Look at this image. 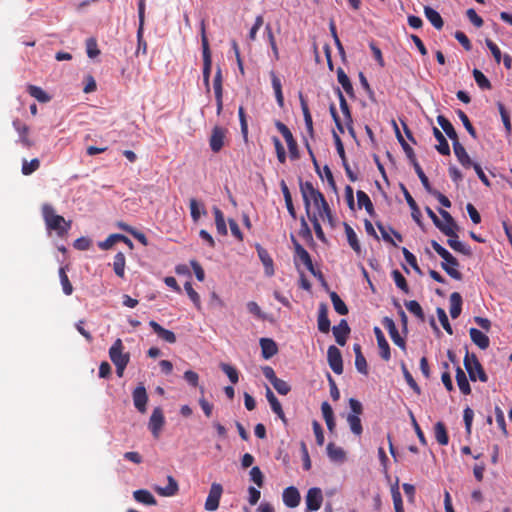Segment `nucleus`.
<instances>
[{
	"label": "nucleus",
	"mask_w": 512,
	"mask_h": 512,
	"mask_svg": "<svg viewBox=\"0 0 512 512\" xmlns=\"http://www.w3.org/2000/svg\"><path fill=\"white\" fill-rule=\"evenodd\" d=\"M425 211H426L427 215L429 216V218L433 221L434 225L442 233H444L446 236H451L454 234V232H452L450 230V228H448L447 226H445V227L443 226V222L438 218V216L434 213V211L430 207H426Z\"/></svg>",
	"instance_id": "obj_51"
},
{
	"label": "nucleus",
	"mask_w": 512,
	"mask_h": 512,
	"mask_svg": "<svg viewBox=\"0 0 512 512\" xmlns=\"http://www.w3.org/2000/svg\"><path fill=\"white\" fill-rule=\"evenodd\" d=\"M450 315L453 319L460 316L462 311V296L458 292H453L450 295Z\"/></svg>",
	"instance_id": "obj_36"
},
{
	"label": "nucleus",
	"mask_w": 512,
	"mask_h": 512,
	"mask_svg": "<svg viewBox=\"0 0 512 512\" xmlns=\"http://www.w3.org/2000/svg\"><path fill=\"white\" fill-rule=\"evenodd\" d=\"M347 422L353 434L360 436L363 432L360 417L355 414H348Z\"/></svg>",
	"instance_id": "obj_53"
},
{
	"label": "nucleus",
	"mask_w": 512,
	"mask_h": 512,
	"mask_svg": "<svg viewBox=\"0 0 512 512\" xmlns=\"http://www.w3.org/2000/svg\"><path fill=\"white\" fill-rule=\"evenodd\" d=\"M448 240H447V244L449 245L450 248H452L454 251L456 252H459V253H462L463 255H466V256H471L472 254V251H471V248L466 245L465 243L459 241V237L456 233V230H454V234L451 235V236H448Z\"/></svg>",
	"instance_id": "obj_27"
},
{
	"label": "nucleus",
	"mask_w": 512,
	"mask_h": 512,
	"mask_svg": "<svg viewBox=\"0 0 512 512\" xmlns=\"http://www.w3.org/2000/svg\"><path fill=\"white\" fill-rule=\"evenodd\" d=\"M125 264H126V258H125L124 253L118 252L114 256L113 270H114L115 274L120 278H123L125 275Z\"/></svg>",
	"instance_id": "obj_46"
},
{
	"label": "nucleus",
	"mask_w": 512,
	"mask_h": 512,
	"mask_svg": "<svg viewBox=\"0 0 512 512\" xmlns=\"http://www.w3.org/2000/svg\"><path fill=\"white\" fill-rule=\"evenodd\" d=\"M134 499L145 505H156L157 501L155 497L146 489H139L133 492Z\"/></svg>",
	"instance_id": "obj_40"
},
{
	"label": "nucleus",
	"mask_w": 512,
	"mask_h": 512,
	"mask_svg": "<svg viewBox=\"0 0 512 512\" xmlns=\"http://www.w3.org/2000/svg\"><path fill=\"white\" fill-rule=\"evenodd\" d=\"M469 335L472 342L480 349L485 350L489 347L490 340L487 335L476 328H470Z\"/></svg>",
	"instance_id": "obj_30"
},
{
	"label": "nucleus",
	"mask_w": 512,
	"mask_h": 512,
	"mask_svg": "<svg viewBox=\"0 0 512 512\" xmlns=\"http://www.w3.org/2000/svg\"><path fill=\"white\" fill-rule=\"evenodd\" d=\"M219 367L227 375L232 384L238 383L239 373L234 366L227 363H220Z\"/></svg>",
	"instance_id": "obj_55"
},
{
	"label": "nucleus",
	"mask_w": 512,
	"mask_h": 512,
	"mask_svg": "<svg viewBox=\"0 0 512 512\" xmlns=\"http://www.w3.org/2000/svg\"><path fill=\"white\" fill-rule=\"evenodd\" d=\"M399 187H400V190L402 191L403 195H404V198L408 204V206L410 207L411 209V216L413 218V220L419 225L421 226L422 225V221H421V212H420V209L416 203V201L414 200V198L411 196L410 192L408 191V189L406 188V186L403 184V183H400L399 184Z\"/></svg>",
	"instance_id": "obj_14"
},
{
	"label": "nucleus",
	"mask_w": 512,
	"mask_h": 512,
	"mask_svg": "<svg viewBox=\"0 0 512 512\" xmlns=\"http://www.w3.org/2000/svg\"><path fill=\"white\" fill-rule=\"evenodd\" d=\"M357 202H358L359 208L364 207L365 210L367 211V213H369L370 215H372L374 213L373 203H372L370 197L364 191H362V190L357 191Z\"/></svg>",
	"instance_id": "obj_47"
},
{
	"label": "nucleus",
	"mask_w": 512,
	"mask_h": 512,
	"mask_svg": "<svg viewBox=\"0 0 512 512\" xmlns=\"http://www.w3.org/2000/svg\"><path fill=\"white\" fill-rule=\"evenodd\" d=\"M306 511L305 512H311V511H317L321 508L322 502H323V495L322 491L318 487H312L307 491L306 494Z\"/></svg>",
	"instance_id": "obj_7"
},
{
	"label": "nucleus",
	"mask_w": 512,
	"mask_h": 512,
	"mask_svg": "<svg viewBox=\"0 0 512 512\" xmlns=\"http://www.w3.org/2000/svg\"><path fill=\"white\" fill-rule=\"evenodd\" d=\"M149 326L153 329V331L164 341L173 344L176 342V335L174 332L163 328L159 323L154 320L149 322Z\"/></svg>",
	"instance_id": "obj_28"
},
{
	"label": "nucleus",
	"mask_w": 512,
	"mask_h": 512,
	"mask_svg": "<svg viewBox=\"0 0 512 512\" xmlns=\"http://www.w3.org/2000/svg\"><path fill=\"white\" fill-rule=\"evenodd\" d=\"M41 212L47 230L55 231L60 237L68 233V230L71 228V221H66L63 216L56 214L51 204H43Z\"/></svg>",
	"instance_id": "obj_1"
},
{
	"label": "nucleus",
	"mask_w": 512,
	"mask_h": 512,
	"mask_svg": "<svg viewBox=\"0 0 512 512\" xmlns=\"http://www.w3.org/2000/svg\"><path fill=\"white\" fill-rule=\"evenodd\" d=\"M226 134L227 129L224 127L215 126L212 129L211 136L209 139V145L214 153H218L223 148Z\"/></svg>",
	"instance_id": "obj_11"
},
{
	"label": "nucleus",
	"mask_w": 512,
	"mask_h": 512,
	"mask_svg": "<svg viewBox=\"0 0 512 512\" xmlns=\"http://www.w3.org/2000/svg\"><path fill=\"white\" fill-rule=\"evenodd\" d=\"M275 127L282 134V136L284 137V139L287 143L290 158L293 160L298 159L299 158L298 145H297V142L294 139L291 131L289 130V128L281 121H276Z\"/></svg>",
	"instance_id": "obj_5"
},
{
	"label": "nucleus",
	"mask_w": 512,
	"mask_h": 512,
	"mask_svg": "<svg viewBox=\"0 0 512 512\" xmlns=\"http://www.w3.org/2000/svg\"><path fill=\"white\" fill-rule=\"evenodd\" d=\"M190 214L194 222H198L201 214H206V210L195 198H191L189 201Z\"/></svg>",
	"instance_id": "obj_50"
},
{
	"label": "nucleus",
	"mask_w": 512,
	"mask_h": 512,
	"mask_svg": "<svg viewBox=\"0 0 512 512\" xmlns=\"http://www.w3.org/2000/svg\"><path fill=\"white\" fill-rule=\"evenodd\" d=\"M222 493V485L219 483H212L208 497L205 501V509L207 511H215L218 509Z\"/></svg>",
	"instance_id": "obj_9"
},
{
	"label": "nucleus",
	"mask_w": 512,
	"mask_h": 512,
	"mask_svg": "<svg viewBox=\"0 0 512 512\" xmlns=\"http://www.w3.org/2000/svg\"><path fill=\"white\" fill-rule=\"evenodd\" d=\"M300 191L302 194L306 213L309 215L311 203L317 199L322 200V193L315 189L313 184L309 181L300 182Z\"/></svg>",
	"instance_id": "obj_4"
},
{
	"label": "nucleus",
	"mask_w": 512,
	"mask_h": 512,
	"mask_svg": "<svg viewBox=\"0 0 512 512\" xmlns=\"http://www.w3.org/2000/svg\"><path fill=\"white\" fill-rule=\"evenodd\" d=\"M401 369H402V372H403V375H404V378H405L407 384L410 386V388L416 394L420 395L421 394V389H420L419 385L416 383V381L414 380L413 376L411 375V373L407 369L405 363H403V362L401 364Z\"/></svg>",
	"instance_id": "obj_57"
},
{
	"label": "nucleus",
	"mask_w": 512,
	"mask_h": 512,
	"mask_svg": "<svg viewBox=\"0 0 512 512\" xmlns=\"http://www.w3.org/2000/svg\"><path fill=\"white\" fill-rule=\"evenodd\" d=\"M332 331L337 344L344 346L351 331L347 321L342 319L337 326L332 328Z\"/></svg>",
	"instance_id": "obj_17"
},
{
	"label": "nucleus",
	"mask_w": 512,
	"mask_h": 512,
	"mask_svg": "<svg viewBox=\"0 0 512 512\" xmlns=\"http://www.w3.org/2000/svg\"><path fill=\"white\" fill-rule=\"evenodd\" d=\"M407 310L416 316L421 321H424L425 315L421 305L416 300H409L405 302Z\"/></svg>",
	"instance_id": "obj_54"
},
{
	"label": "nucleus",
	"mask_w": 512,
	"mask_h": 512,
	"mask_svg": "<svg viewBox=\"0 0 512 512\" xmlns=\"http://www.w3.org/2000/svg\"><path fill=\"white\" fill-rule=\"evenodd\" d=\"M132 396L135 408L140 413H145L148 401V396L145 387L143 385L137 386L134 389Z\"/></svg>",
	"instance_id": "obj_16"
},
{
	"label": "nucleus",
	"mask_w": 512,
	"mask_h": 512,
	"mask_svg": "<svg viewBox=\"0 0 512 512\" xmlns=\"http://www.w3.org/2000/svg\"><path fill=\"white\" fill-rule=\"evenodd\" d=\"M318 329L322 333L330 331V320L328 318V307L325 303H320L317 318Z\"/></svg>",
	"instance_id": "obj_23"
},
{
	"label": "nucleus",
	"mask_w": 512,
	"mask_h": 512,
	"mask_svg": "<svg viewBox=\"0 0 512 512\" xmlns=\"http://www.w3.org/2000/svg\"><path fill=\"white\" fill-rule=\"evenodd\" d=\"M377 344L380 350V356L383 360L388 361L391 358L390 346L379 327L374 328Z\"/></svg>",
	"instance_id": "obj_20"
},
{
	"label": "nucleus",
	"mask_w": 512,
	"mask_h": 512,
	"mask_svg": "<svg viewBox=\"0 0 512 512\" xmlns=\"http://www.w3.org/2000/svg\"><path fill=\"white\" fill-rule=\"evenodd\" d=\"M327 360L332 371L338 375L343 373V360L341 351L334 345L328 347Z\"/></svg>",
	"instance_id": "obj_8"
},
{
	"label": "nucleus",
	"mask_w": 512,
	"mask_h": 512,
	"mask_svg": "<svg viewBox=\"0 0 512 512\" xmlns=\"http://www.w3.org/2000/svg\"><path fill=\"white\" fill-rule=\"evenodd\" d=\"M168 484L165 487L155 486L154 490L163 497H172L178 493L179 486L173 476H167Z\"/></svg>",
	"instance_id": "obj_24"
},
{
	"label": "nucleus",
	"mask_w": 512,
	"mask_h": 512,
	"mask_svg": "<svg viewBox=\"0 0 512 512\" xmlns=\"http://www.w3.org/2000/svg\"><path fill=\"white\" fill-rule=\"evenodd\" d=\"M393 124H394V128H395V134H396L397 140L401 144L406 156L408 157V159L410 160L412 165H414V163H418L415 153H414V150L403 138L395 121H393Z\"/></svg>",
	"instance_id": "obj_32"
},
{
	"label": "nucleus",
	"mask_w": 512,
	"mask_h": 512,
	"mask_svg": "<svg viewBox=\"0 0 512 512\" xmlns=\"http://www.w3.org/2000/svg\"><path fill=\"white\" fill-rule=\"evenodd\" d=\"M116 241L124 242L130 249H133V242L122 234H112L108 236L103 242L99 243V247L103 250L110 249Z\"/></svg>",
	"instance_id": "obj_29"
},
{
	"label": "nucleus",
	"mask_w": 512,
	"mask_h": 512,
	"mask_svg": "<svg viewBox=\"0 0 512 512\" xmlns=\"http://www.w3.org/2000/svg\"><path fill=\"white\" fill-rule=\"evenodd\" d=\"M280 187H281V191H282L283 196H284L286 208H287L289 214L292 216V218L295 219L296 218V211H295V208H294V205H293L292 196H291L289 188H288V186H287V184L285 183L284 180L281 181Z\"/></svg>",
	"instance_id": "obj_45"
},
{
	"label": "nucleus",
	"mask_w": 512,
	"mask_h": 512,
	"mask_svg": "<svg viewBox=\"0 0 512 512\" xmlns=\"http://www.w3.org/2000/svg\"><path fill=\"white\" fill-rule=\"evenodd\" d=\"M223 78L221 68L218 67L214 79H213V88L215 93L216 105H217V114L220 115L223 109Z\"/></svg>",
	"instance_id": "obj_13"
},
{
	"label": "nucleus",
	"mask_w": 512,
	"mask_h": 512,
	"mask_svg": "<svg viewBox=\"0 0 512 512\" xmlns=\"http://www.w3.org/2000/svg\"><path fill=\"white\" fill-rule=\"evenodd\" d=\"M259 343L261 347L262 357L264 359H270L278 353L277 344L273 339L261 338Z\"/></svg>",
	"instance_id": "obj_25"
},
{
	"label": "nucleus",
	"mask_w": 512,
	"mask_h": 512,
	"mask_svg": "<svg viewBox=\"0 0 512 512\" xmlns=\"http://www.w3.org/2000/svg\"><path fill=\"white\" fill-rule=\"evenodd\" d=\"M337 79H338V82L343 87L344 91L349 96L353 97L354 96V89H353L352 83H351L349 77L347 76V74L345 73V71L342 68H340V67L337 70Z\"/></svg>",
	"instance_id": "obj_44"
},
{
	"label": "nucleus",
	"mask_w": 512,
	"mask_h": 512,
	"mask_svg": "<svg viewBox=\"0 0 512 512\" xmlns=\"http://www.w3.org/2000/svg\"><path fill=\"white\" fill-rule=\"evenodd\" d=\"M257 251H258L259 258H260L261 262L263 263V265L265 267L266 275L272 276L274 274L272 258L270 257L269 253L265 249H263L261 247H259L257 249Z\"/></svg>",
	"instance_id": "obj_43"
},
{
	"label": "nucleus",
	"mask_w": 512,
	"mask_h": 512,
	"mask_svg": "<svg viewBox=\"0 0 512 512\" xmlns=\"http://www.w3.org/2000/svg\"><path fill=\"white\" fill-rule=\"evenodd\" d=\"M337 96H338V99H339V104H340V109H341V112L345 118V124H346V127L347 129L349 130V133L352 135V136H355V133H354V129H353V119H352V114H351V110H350V107L342 93V91L337 88Z\"/></svg>",
	"instance_id": "obj_15"
},
{
	"label": "nucleus",
	"mask_w": 512,
	"mask_h": 512,
	"mask_svg": "<svg viewBox=\"0 0 512 512\" xmlns=\"http://www.w3.org/2000/svg\"><path fill=\"white\" fill-rule=\"evenodd\" d=\"M383 326L387 329L389 336L393 343L397 345L399 348H401L403 351L406 350V342L404 338H402L399 334V331L393 321L390 317H384L382 320Z\"/></svg>",
	"instance_id": "obj_10"
},
{
	"label": "nucleus",
	"mask_w": 512,
	"mask_h": 512,
	"mask_svg": "<svg viewBox=\"0 0 512 512\" xmlns=\"http://www.w3.org/2000/svg\"><path fill=\"white\" fill-rule=\"evenodd\" d=\"M165 423L163 411L160 407L154 408L149 420V429L155 438L159 437L160 431Z\"/></svg>",
	"instance_id": "obj_12"
},
{
	"label": "nucleus",
	"mask_w": 512,
	"mask_h": 512,
	"mask_svg": "<svg viewBox=\"0 0 512 512\" xmlns=\"http://www.w3.org/2000/svg\"><path fill=\"white\" fill-rule=\"evenodd\" d=\"M391 494L395 512H404L402 496L397 485L391 488Z\"/></svg>",
	"instance_id": "obj_62"
},
{
	"label": "nucleus",
	"mask_w": 512,
	"mask_h": 512,
	"mask_svg": "<svg viewBox=\"0 0 512 512\" xmlns=\"http://www.w3.org/2000/svg\"><path fill=\"white\" fill-rule=\"evenodd\" d=\"M497 107H498L499 113L501 115V119H502V122H503V125L505 128V131L508 135H510L512 132V126H511V122H510L509 113L503 103L498 102Z\"/></svg>",
	"instance_id": "obj_56"
},
{
	"label": "nucleus",
	"mask_w": 512,
	"mask_h": 512,
	"mask_svg": "<svg viewBox=\"0 0 512 512\" xmlns=\"http://www.w3.org/2000/svg\"><path fill=\"white\" fill-rule=\"evenodd\" d=\"M329 295H330V299L332 301V304H333V307H334L335 311L339 315H346V314H348V307L344 303V301L340 298V296L335 291L330 292Z\"/></svg>",
	"instance_id": "obj_49"
},
{
	"label": "nucleus",
	"mask_w": 512,
	"mask_h": 512,
	"mask_svg": "<svg viewBox=\"0 0 512 512\" xmlns=\"http://www.w3.org/2000/svg\"><path fill=\"white\" fill-rule=\"evenodd\" d=\"M453 150L457 160L464 168H470L474 164L466 149L459 141L453 143Z\"/></svg>",
	"instance_id": "obj_26"
},
{
	"label": "nucleus",
	"mask_w": 512,
	"mask_h": 512,
	"mask_svg": "<svg viewBox=\"0 0 512 512\" xmlns=\"http://www.w3.org/2000/svg\"><path fill=\"white\" fill-rule=\"evenodd\" d=\"M437 122L446 135L452 140V144L459 141L456 130L454 129L451 122L443 115L437 116Z\"/></svg>",
	"instance_id": "obj_31"
},
{
	"label": "nucleus",
	"mask_w": 512,
	"mask_h": 512,
	"mask_svg": "<svg viewBox=\"0 0 512 512\" xmlns=\"http://www.w3.org/2000/svg\"><path fill=\"white\" fill-rule=\"evenodd\" d=\"M424 14L428 21L434 26L435 29L441 30L444 26V21L435 9L430 6L424 7Z\"/></svg>",
	"instance_id": "obj_33"
},
{
	"label": "nucleus",
	"mask_w": 512,
	"mask_h": 512,
	"mask_svg": "<svg viewBox=\"0 0 512 512\" xmlns=\"http://www.w3.org/2000/svg\"><path fill=\"white\" fill-rule=\"evenodd\" d=\"M436 313H437V316H438V319L442 325V327L444 328V330L449 334V335H452L453 334V329L450 325V322L448 320V317L446 315V312L444 309L438 307L436 309Z\"/></svg>",
	"instance_id": "obj_64"
},
{
	"label": "nucleus",
	"mask_w": 512,
	"mask_h": 512,
	"mask_svg": "<svg viewBox=\"0 0 512 512\" xmlns=\"http://www.w3.org/2000/svg\"><path fill=\"white\" fill-rule=\"evenodd\" d=\"M124 346L121 339H117L109 349V357L114 365H128L130 360L129 353H124Z\"/></svg>",
	"instance_id": "obj_6"
},
{
	"label": "nucleus",
	"mask_w": 512,
	"mask_h": 512,
	"mask_svg": "<svg viewBox=\"0 0 512 512\" xmlns=\"http://www.w3.org/2000/svg\"><path fill=\"white\" fill-rule=\"evenodd\" d=\"M402 253H403V256L405 258V260L407 261V263L414 269V271L416 273H418L419 275L422 274V271L417 263V259L415 257V255L413 253H411L407 248L403 247L402 248Z\"/></svg>",
	"instance_id": "obj_63"
},
{
	"label": "nucleus",
	"mask_w": 512,
	"mask_h": 512,
	"mask_svg": "<svg viewBox=\"0 0 512 512\" xmlns=\"http://www.w3.org/2000/svg\"><path fill=\"white\" fill-rule=\"evenodd\" d=\"M473 77L475 79V82L481 89H491V83L488 80V78L478 69L473 70Z\"/></svg>",
	"instance_id": "obj_60"
},
{
	"label": "nucleus",
	"mask_w": 512,
	"mask_h": 512,
	"mask_svg": "<svg viewBox=\"0 0 512 512\" xmlns=\"http://www.w3.org/2000/svg\"><path fill=\"white\" fill-rule=\"evenodd\" d=\"M344 229H345V233H346V236H347V241H348L350 247L357 254H360L361 253V245H360V242L358 240V237H357L355 231L347 223H344Z\"/></svg>",
	"instance_id": "obj_41"
},
{
	"label": "nucleus",
	"mask_w": 512,
	"mask_h": 512,
	"mask_svg": "<svg viewBox=\"0 0 512 512\" xmlns=\"http://www.w3.org/2000/svg\"><path fill=\"white\" fill-rule=\"evenodd\" d=\"M463 363L466 371L468 372L469 378L472 381H476L477 379L481 382L488 381V376L475 354H469V352H466Z\"/></svg>",
	"instance_id": "obj_2"
},
{
	"label": "nucleus",
	"mask_w": 512,
	"mask_h": 512,
	"mask_svg": "<svg viewBox=\"0 0 512 512\" xmlns=\"http://www.w3.org/2000/svg\"><path fill=\"white\" fill-rule=\"evenodd\" d=\"M213 214L215 218V225L218 234L226 236L228 231L226 227V221L223 212L216 206L213 207Z\"/></svg>",
	"instance_id": "obj_42"
},
{
	"label": "nucleus",
	"mask_w": 512,
	"mask_h": 512,
	"mask_svg": "<svg viewBox=\"0 0 512 512\" xmlns=\"http://www.w3.org/2000/svg\"><path fill=\"white\" fill-rule=\"evenodd\" d=\"M270 77H271V83H272V87H273V90L275 93L277 104L280 107H283L284 106V96L282 93L281 81L274 71L270 72Z\"/></svg>",
	"instance_id": "obj_38"
},
{
	"label": "nucleus",
	"mask_w": 512,
	"mask_h": 512,
	"mask_svg": "<svg viewBox=\"0 0 512 512\" xmlns=\"http://www.w3.org/2000/svg\"><path fill=\"white\" fill-rule=\"evenodd\" d=\"M292 242L294 245L296 256L304 264V266L311 272L314 273V266L307 250L292 236Z\"/></svg>",
	"instance_id": "obj_18"
},
{
	"label": "nucleus",
	"mask_w": 512,
	"mask_h": 512,
	"mask_svg": "<svg viewBox=\"0 0 512 512\" xmlns=\"http://www.w3.org/2000/svg\"><path fill=\"white\" fill-rule=\"evenodd\" d=\"M28 93L41 103L50 101V96L41 88L35 85H28Z\"/></svg>",
	"instance_id": "obj_52"
},
{
	"label": "nucleus",
	"mask_w": 512,
	"mask_h": 512,
	"mask_svg": "<svg viewBox=\"0 0 512 512\" xmlns=\"http://www.w3.org/2000/svg\"><path fill=\"white\" fill-rule=\"evenodd\" d=\"M433 135L436 138V140L438 141V145H436V147H435L436 150L441 155H444V156L450 155L449 144H448L446 138L444 137V135L442 134V132L437 127H433Z\"/></svg>",
	"instance_id": "obj_35"
},
{
	"label": "nucleus",
	"mask_w": 512,
	"mask_h": 512,
	"mask_svg": "<svg viewBox=\"0 0 512 512\" xmlns=\"http://www.w3.org/2000/svg\"><path fill=\"white\" fill-rule=\"evenodd\" d=\"M392 277H393V280H394L396 286L400 290H402L406 294L409 293V287H408L407 281L400 271L393 270Z\"/></svg>",
	"instance_id": "obj_61"
},
{
	"label": "nucleus",
	"mask_w": 512,
	"mask_h": 512,
	"mask_svg": "<svg viewBox=\"0 0 512 512\" xmlns=\"http://www.w3.org/2000/svg\"><path fill=\"white\" fill-rule=\"evenodd\" d=\"M434 436L436 441L442 445L445 446L449 442V436L447 433L446 426L443 422L439 421L434 426Z\"/></svg>",
	"instance_id": "obj_39"
},
{
	"label": "nucleus",
	"mask_w": 512,
	"mask_h": 512,
	"mask_svg": "<svg viewBox=\"0 0 512 512\" xmlns=\"http://www.w3.org/2000/svg\"><path fill=\"white\" fill-rule=\"evenodd\" d=\"M59 277L64 294L71 295L73 293V286L65 272L64 267L59 269Z\"/></svg>",
	"instance_id": "obj_59"
},
{
	"label": "nucleus",
	"mask_w": 512,
	"mask_h": 512,
	"mask_svg": "<svg viewBox=\"0 0 512 512\" xmlns=\"http://www.w3.org/2000/svg\"><path fill=\"white\" fill-rule=\"evenodd\" d=\"M202 54H203V83L205 85L206 91H210V74L212 67V59L211 52L209 48V42L205 34V29L202 27Z\"/></svg>",
	"instance_id": "obj_3"
},
{
	"label": "nucleus",
	"mask_w": 512,
	"mask_h": 512,
	"mask_svg": "<svg viewBox=\"0 0 512 512\" xmlns=\"http://www.w3.org/2000/svg\"><path fill=\"white\" fill-rule=\"evenodd\" d=\"M455 378L461 393L464 395H469L471 393V387L465 372L462 370L460 366H457L456 368Z\"/></svg>",
	"instance_id": "obj_37"
},
{
	"label": "nucleus",
	"mask_w": 512,
	"mask_h": 512,
	"mask_svg": "<svg viewBox=\"0 0 512 512\" xmlns=\"http://www.w3.org/2000/svg\"><path fill=\"white\" fill-rule=\"evenodd\" d=\"M40 167V161L37 158L32 159L31 161H27L26 159L22 162V174L31 175L33 172L38 170Z\"/></svg>",
	"instance_id": "obj_58"
},
{
	"label": "nucleus",
	"mask_w": 512,
	"mask_h": 512,
	"mask_svg": "<svg viewBox=\"0 0 512 512\" xmlns=\"http://www.w3.org/2000/svg\"><path fill=\"white\" fill-rule=\"evenodd\" d=\"M299 100H300V105H301L307 133L309 134V136L311 138H313L314 137L313 120H312V116H311V113H310V110L308 107V103L302 93H299Z\"/></svg>",
	"instance_id": "obj_22"
},
{
	"label": "nucleus",
	"mask_w": 512,
	"mask_h": 512,
	"mask_svg": "<svg viewBox=\"0 0 512 512\" xmlns=\"http://www.w3.org/2000/svg\"><path fill=\"white\" fill-rule=\"evenodd\" d=\"M282 499L287 507L295 508L300 504L301 496L296 487L290 486L284 489Z\"/></svg>",
	"instance_id": "obj_19"
},
{
	"label": "nucleus",
	"mask_w": 512,
	"mask_h": 512,
	"mask_svg": "<svg viewBox=\"0 0 512 512\" xmlns=\"http://www.w3.org/2000/svg\"><path fill=\"white\" fill-rule=\"evenodd\" d=\"M328 457L335 462H343L345 459V452L341 447L336 446L334 443L327 445Z\"/></svg>",
	"instance_id": "obj_48"
},
{
	"label": "nucleus",
	"mask_w": 512,
	"mask_h": 512,
	"mask_svg": "<svg viewBox=\"0 0 512 512\" xmlns=\"http://www.w3.org/2000/svg\"><path fill=\"white\" fill-rule=\"evenodd\" d=\"M441 267L451 278L458 281L462 280V273L458 270L459 262L454 256L442 262Z\"/></svg>",
	"instance_id": "obj_21"
},
{
	"label": "nucleus",
	"mask_w": 512,
	"mask_h": 512,
	"mask_svg": "<svg viewBox=\"0 0 512 512\" xmlns=\"http://www.w3.org/2000/svg\"><path fill=\"white\" fill-rule=\"evenodd\" d=\"M353 350H354V353H355V366H356V369L360 373H362L364 375H367L368 374V365H367V361H366L364 355L362 354V350H361L360 344H354Z\"/></svg>",
	"instance_id": "obj_34"
}]
</instances>
